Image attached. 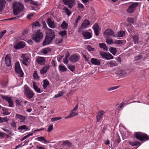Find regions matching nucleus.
I'll return each mask as SVG.
<instances>
[{"instance_id": "f257e3e1", "label": "nucleus", "mask_w": 149, "mask_h": 149, "mask_svg": "<svg viewBox=\"0 0 149 149\" xmlns=\"http://www.w3.org/2000/svg\"><path fill=\"white\" fill-rule=\"evenodd\" d=\"M55 35L52 29H49V32L46 35L45 39L43 41L42 45L45 46L49 44L55 38Z\"/></svg>"}, {"instance_id": "f03ea898", "label": "nucleus", "mask_w": 149, "mask_h": 149, "mask_svg": "<svg viewBox=\"0 0 149 149\" xmlns=\"http://www.w3.org/2000/svg\"><path fill=\"white\" fill-rule=\"evenodd\" d=\"M13 13L15 15L17 16L24 8L23 5L20 3L16 2L13 4Z\"/></svg>"}, {"instance_id": "7ed1b4c3", "label": "nucleus", "mask_w": 149, "mask_h": 149, "mask_svg": "<svg viewBox=\"0 0 149 149\" xmlns=\"http://www.w3.org/2000/svg\"><path fill=\"white\" fill-rule=\"evenodd\" d=\"M134 136L136 139L140 141L149 140V137L147 134L140 132H136L134 134Z\"/></svg>"}, {"instance_id": "20e7f679", "label": "nucleus", "mask_w": 149, "mask_h": 149, "mask_svg": "<svg viewBox=\"0 0 149 149\" xmlns=\"http://www.w3.org/2000/svg\"><path fill=\"white\" fill-rule=\"evenodd\" d=\"M43 37V34L40 30H38L36 33L32 36V38L35 42H39L41 41Z\"/></svg>"}, {"instance_id": "39448f33", "label": "nucleus", "mask_w": 149, "mask_h": 149, "mask_svg": "<svg viewBox=\"0 0 149 149\" xmlns=\"http://www.w3.org/2000/svg\"><path fill=\"white\" fill-rule=\"evenodd\" d=\"M24 92L26 97L29 99L32 98L34 95L33 91L30 90L26 85L24 87Z\"/></svg>"}, {"instance_id": "423d86ee", "label": "nucleus", "mask_w": 149, "mask_h": 149, "mask_svg": "<svg viewBox=\"0 0 149 149\" xmlns=\"http://www.w3.org/2000/svg\"><path fill=\"white\" fill-rule=\"evenodd\" d=\"M15 70L16 72L18 74V76L22 77L23 75V73L21 70L19 62H17L15 64Z\"/></svg>"}, {"instance_id": "0eeeda50", "label": "nucleus", "mask_w": 149, "mask_h": 149, "mask_svg": "<svg viewBox=\"0 0 149 149\" xmlns=\"http://www.w3.org/2000/svg\"><path fill=\"white\" fill-rule=\"evenodd\" d=\"M103 35L105 38H107L108 36H112L114 37H117L115 34L114 32L111 29H107L104 32Z\"/></svg>"}, {"instance_id": "6e6552de", "label": "nucleus", "mask_w": 149, "mask_h": 149, "mask_svg": "<svg viewBox=\"0 0 149 149\" xmlns=\"http://www.w3.org/2000/svg\"><path fill=\"white\" fill-rule=\"evenodd\" d=\"M100 54L103 58L108 60L112 59L113 58V56L109 53L100 52Z\"/></svg>"}, {"instance_id": "1a4fd4ad", "label": "nucleus", "mask_w": 149, "mask_h": 149, "mask_svg": "<svg viewBox=\"0 0 149 149\" xmlns=\"http://www.w3.org/2000/svg\"><path fill=\"white\" fill-rule=\"evenodd\" d=\"M21 57L23 64L26 65H28L29 64L28 60L29 58L27 55L26 54H22L21 56Z\"/></svg>"}, {"instance_id": "9d476101", "label": "nucleus", "mask_w": 149, "mask_h": 149, "mask_svg": "<svg viewBox=\"0 0 149 149\" xmlns=\"http://www.w3.org/2000/svg\"><path fill=\"white\" fill-rule=\"evenodd\" d=\"M138 4V3H132L128 8L127 11L130 13H132L135 10V8Z\"/></svg>"}, {"instance_id": "9b49d317", "label": "nucleus", "mask_w": 149, "mask_h": 149, "mask_svg": "<svg viewBox=\"0 0 149 149\" xmlns=\"http://www.w3.org/2000/svg\"><path fill=\"white\" fill-rule=\"evenodd\" d=\"M25 46V42L22 41L19 43H16L14 45V47L15 49H19L23 48Z\"/></svg>"}, {"instance_id": "f8f14e48", "label": "nucleus", "mask_w": 149, "mask_h": 149, "mask_svg": "<svg viewBox=\"0 0 149 149\" xmlns=\"http://www.w3.org/2000/svg\"><path fill=\"white\" fill-rule=\"evenodd\" d=\"M78 108V105L77 104L76 106L73 109L71 110L70 112V113L69 114L70 117L72 118L73 116H77L78 115V113L75 112Z\"/></svg>"}, {"instance_id": "ddd939ff", "label": "nucleus", "mask_w": 149, "mask_h": 149, "mask_svg": "<svg viewBox=\"0 0 149 149\" xmlns=\"http://www.w3.org/2000/svg\"><path fill=\"white\" fill-rule=\"evenodd\" d=\"M93 28L94 30L95 35L97 36L98 35L99 31L100 30L99 25L97 24H95L93 26Z\"/></svg>"}, {"instance_id": "4468645a", "label": "nucleus", "mask_w": 149, "mask_h": 149, "mask_svg": "<svg viewBox=\"0 0 149 149\" xmlns=\"http://www.w3.org/2000/svg\"><path fill=\"white\" fill-rule=\"evenodd\" d=\"M79 57L76 55H73L71 56L69 58L70 61L72 62H77L79 59Z\"/></svg>"}, {"instance_id": "2eb2a0df", "label": "nucleus", "mask_w": 149, "mask_h": 149, "mask_svg": "<svg viewBox=\"0 0 149 149\" xmlns=\"http://www.w3.org/2000/svg\"><path fill=\"white\" fill-rule=\"evenodd\" d=\"M82 34L85 39H90L92 37V35L91 34L87 31H83Z\"/></svg>"}, {"instance_id": "dca6fc26", "label": "nucleus", "mask_w": 149, "mask_h": 149, "mask_svg": "<svg viewBox=\"0 0 149 149\" xmlns=\"http://www.w3.org/2000/svg\"><path fill=\"white\" fill-rule=\"evenodd\" d=\"M5 60L6 65L8 67L10 66L11 62L10 56L9 55L6 56Z\"/></svg>"}, {"instance_id": "f3484780", "label": "nucleus", "mask_w": 149, "mask_h": 149, "mask_svg": "<svg viewBox=\"0 0 149 149\" xmlns=\"http://www.w3.org/2000/svg\"><path fill=\"white\" fill-rule=\"evenodd\" d=\"M91 63L93 64L99 65L100 64V62L97 59L92 58L91 60Z\"/></svg>"}, {"instance_id": "a211bd4d", "label": "nucleus", "mask_w": 149, "mask_h": 149, "mask_svg": "<svg viewBox=\"0 0 149 149\" xmlns=\"http://www.w3.org/2000/svg\"><path fill=\"white\" fill-rule=\"evenodd\" d=\"M47 23L50 27L52 28H54L56 27L54 22L52 21L51 19L49 18L48 19Z\"/></svg>"}, {"instance_id": "6ab92c4d", "label": "nucleus", "mask_w": 149, "mask_h": 149, "mask_svg": "<svg viewBox=\"0 0 149 149\" xmlns=\"http://www.w3.org/2000/svg\"><path fill=\"white\" fill-rule=\"evenodd\" d=\"M90 24V22L88 20H86L84 21L82 24H81V27L82 29H84L88 26Z\"/></svg>"}, {"instance_id": "aec40b11", "label": "nucleus", "mask_w": 149, "mask_h": 149, "mask_svg": "<svg viewBox=\"0 0 149 149\" xmlns=\"http://www.w3.org/2000/svg\"><path fill=\"white\" fill-rule=\"evenodd\" d=\"M104 112L103 111H100L98 112L97 116V121L99 122L100 120L102 118L103 115H104Z\"/></svg>"}, {"instance_id": "412c9836", "label": "nucleus", "mask_w": 149, "mask_h": 149, "mask_svg": "<svg viewBox=\"0 0 149 149\" xmlns=\"http://www.w3.org/2000/svg\"><path fill=\"white\" fill-rule=\"evenodd\" d=\"M45 61L43 57H39L36 59L37 62L40 65H43L45 63Z\"/></svg>"}, {"instance_id": "4be33fe9", "label": "nucleus", "mask_w": 149, "mask_h": 149, "mask_svg": "<svg viewBox=\"0 0 149 149\" xmlns=\"http://www.w3.org/2000/svg\"><path fill=\"white\" fill-rule=\"evenodd\" d=\"M50 67V65H46L44 67L40 70V73L41 74H44L46 73L47 70L49 69Z\"/></svg>"}, {"instance_id": "5701e85b", "label": "nucleus", "mask_w": 149, "mask_h": 149, "mask_svg": "<svg viewBox=\"0 0 149 149\" xmlns=\"http://www.w3.org/2000/svg\"><path fill=\"white\" fill-rule=\"evenodd\" d=\"M6 1L4 0H0V11H2L5 6Z\"/></svg>"}, {"instance_id": "b1692460", "label": "nucleus", "mask_w": 149, "mask_h": 149, "mask_svg": "<svg viewBox=\"0 0 149 149\" xmlns=\"http://www.w3.org/2000/svg\"><path fill=\"white\" fill-rule=\"evenodd\" d=\"M1 113L4 115H7L10 114L8 110L5 107H2V108Z\"/></svg>"}, {"instance_id": "393cba45", "label": "nucleus", "mask_w": 149, "mask_h": 149, "mask_svg": "<svg viewBox=\"0 0 149 149\" xmlns=\"http://www.w3.org/2000/svg\"><path fill=\"white\" fill-rule=\"evenodd\" d=\"M15 117L17 118H19L20 119V120H21V122H23L26 119V117L25 116L17 114H16Z\"/></svg>"}, {"instance_id": "a878e982", "label": "nucleus", "mask_w": 149, "mask_h": 149, "mask_svg": "<svg viewBox=\"0 0 149 149\" xmlns=\"http://www.w3.org/2000/svg\"><path fill=\"white\" fill-rule=\"evenodd\" d=\"M132 41L135 44H136L139 42V38L138 36L135 35L132 38Z\"/></svg>"}, {"instance_id": "bb28decb", "label": "nucleus", "mask_w": 149, "mask_h": 149, "mask_svg": "<svg viewBox=\"0 0 149 149\" xmlns=\"http://www.w3.org/2000/svg\"><path fill=\"white\" fill-rule=\"evenodd\" d=\"M125 35V31H120L119 32H118L117 33L116 37H123Z\"/></svg>"}, {"instance_id": "cd10ccee", "label": "nucleus", "mask_w": 149, "mask_h": 149, "mask_svg": "<svg viewBox=\"0 0 149 149\" xmlns=\"http://www.w3.org/2000/svg\"><path fill=\"white\" fill-rule=\"evenodd\" d=\"M43 87L44 89H46L47 87L49 85V82L47 80H44L43 81Z\"/></svg>"}, {"instance_id": "c85d7f7f", "label": "nucleus", "mask_w": 149, "mask_h": 149, "mask_svg": "<svg viewBox=\"0 0 149 149\" xmlns=\"http://www.w3.org/2000/svg\"><path fill=\"white\" fill-rule=\"evenodd\" d=\"M33 86L34 90L37 92L38 93H40L41 92L40 89L36 85V84L35 82L33 83Z\"/></svg>"}, {"instance_id": "c756f323", "label": "nucleus", "mask_w": 149, "mask_h": 149, "mask_svg": "<svg viewBox=\"0 0 149 149\" xmlns=\"http://www.w3.org/2000/svg\"><path fill=\"white\" fill-rule=\"evenodd\" d=\"M110 52L113 55H115L117 52V50L116 48L111 47L109 49Z\"/></svg>"}, {"instance_id": "7c9ffc66", "label": "nucleus", "mask_w": 149, "mask_h": 149, "mask_svg": "<svg viewBox=\"0 0 149 149\" xmlns=\"http://www.w3.org/2000/svg\"><path fill=\"white\" fill-rule=\"evenodd\" d=\"M128 143L130 145L132 146H136L140 144V143L137 141H135L134 142L129 141L128 142Z\"/></svg>"}, {"instance_id": "2f4dec72", "label": "nucleus", "mask_w": 149, "mask_h": 149, "mask_svg": "<svg viewBox=\"0 0 149 149\" xmlns=\"http://www.w3.org/2000/svg\"><path fill=\"white\" fill-rule=\"evenodd\" d=\"M75 4L74 0H70L69 4H68V7L71 8L72 7V6Z\"/></svg>"}, {"instance_id": "473e14b6", "label": "nucleus", "mask_w": 149, "mask_h": 149, "mask_svg": "<svg viewBox=\"0 0 149 149\" xmlns=\"http://www.w3.org/2000/svg\"><path fill=\"white\" fill-rule=\"evenodd\" d=\"M68 24L65 21H63L61 25V27L63 29H66L68 27Z\"/></svg>"}, {"instance_id": "72a5a7b5", "label": "nucleus", "mask_w": 149, "mask_h": 149, "mask_svg": "<svg viewBox=\"0 0 149 149\" xmlns=\"http://www.w3.org/2000/svg\"><path fill=\"white\" fill-rule=\"evenodd\" d=\"M51 50L50 48L49 47H47L43 49L42 50V52L43 54H46L48 53L51 52Z\"/></svg>"}, {"instance_id": "f704fd0d", "label": "nucleus", "mask_w": 149, "mask_h": 149, "mask_svg": "<svg viewBox=\"0 0 149 149\" xmlns=\"http://www.w3.org/2000/svg\"><path fill=\"white\" fill-rule=\"evenodd\" d=\"M99 46L101 48H103L104 50L106 51L107 50V47L105 43H99Z\"/></svg>"}, {"instance_id": "c9c22d12", "label": "nucleus", "mask_w": 149, "mask_h": 149, "mask_svg": "<svg viewBox=\"0 0 149 149\" xmlns=\"http://www.w3.org/2000/svg\"><path fill=\"white\" fill-rule=\"evenodd\" d=\"M59 70L62 72H65L67 70V68L64 66L60 65L58 67Z\"/></svg>"}, {"instance_id": "e433bc0d", "label": "nucleus", "mask_w": 149, "mask_h": 149, "mask_svg": "<svg viewBox=\"0 0 149 149\" xmlns=\"http://www.w3.org/2000/svg\"><path fill=\"white\" fill-rule=\"evenodd\" d=\"M24 129L26 130H28L29 129L28 127L25 125L21 126L18 128V130H21Z\"/></svg>"}, {"instance_id": "4c0bfd02", "label": "nucleus", "mask_w": 149, "mask_h": 149, "mask_svg": "<svg viewBox=\"0 0 149 149\" xmlns=\"http://www.w3.org/2000/svg\"><path fill=\"white\" fill-rule=\"evenodd\" d=\"M117 73L120 76L124 75L127 74L124 70H118Z\"/></svg>"}, {"instance_id": "58836bf2", "label": "nucleus", "mask_w": 149, "mask_h": 149, "mask_svg": "<svg viewBox=\"0 0 149 149\" xmlns=\"http://www.w3.org/2000/svg\"><path fill=\"white\" fill-rule=\"evenodd\" d=\"M33 76L34 79L38 80L39 79V77L38 76L37 72L35 71L33 74Z\"/></svg>"}, {"instance_id": "ea45409f", "label": "nucleus", "mask_w": 149, "mask_h": 149, "mask_svg": "<svg viewBox=\"0 0 149 149\" xmlns=\"http://www.w3.org/2000/svg\"><path fill=\"white\" fill-rule=\"evenodd\" d=\"M2 98L3 100H6L8 102L10 100H11L12 99L11 97H8L7 96L4 95H2Z\"/></svg>"}, {"instance_id": "a19ab883", "label": "nucleus", "mask_w": 149, "mask_h": 149, "mask_svg": "<svg viewBox=\"0 0 149 149\" xmlns=\"http://www.w3.org/2000/svg\"><path fill=\"white\" fill-rule=\"evenodd\" d=\"M37 140L39 141H44L45 142H48V143H49V141H47V140L43 137L40 136L38 137L37 138Z\"/></svg>"}, {"instance_id": "79ce46f5", "label": "nucleus", "mask_w": 149, "mask_h": 149, "mask_svg": "<svg viewBox=\"0 0 149 149\" xmlns=\"http://www.w3.org/2000/svg\"><path fill=\"white\" fill-rule=\"evenodd\" d=\"M108 64H109L110 66L111 67L117 65V64L115 63V62L113 61H110Z\"/></svg>"}, {"instance_id": "37998d69", "label": "nucleus", "mask_w": 149, "mask_h": 149, "mask_svg": "<svg viewBox=\"0 0 149 149\" xmlns=\"http://www.w3.org/2000/svg\"><path fill=\"white\" fill-rule=\"evenodd\" d=\"M124 41L123 40H117L114 42L113 43L117 45L122 44Z\"/></svg>"}, {"instance_id": "c03bdc74", "label": "nucleus", "mask_w": 149, "mask_h": 149, "mask_svg": "<svg viewBox=\"0 0 149 149\" xmlns=\"http://www.w3.org/2000/svg\"><path fill=\"white\" fill-rule=\"evenodd\" d=\"M106 38V42L107 44L111 45L113 43L112 39L109 38L108 37L105 38Z\"/></svg>"}, {"instance_id": "a18cd8bd", "label": "nucleus", "mask_w": 149, "mask_h": 149, "mask_svg": "<svg viewBox=\"0 0 149 149\" xmlns=\"http://www.w3.org/2000/svg\"><path fill=\"white\" fill-rule=\"evenodd\" d=\"M118 86H115L111 87L110 88H108L107 89V91H112L114 90H115L119 88Z\"/></svg>"}, {"instance_id": "49530a36", "label": "nucleus", "mask_w": 149, "mask_h": 149, "mask_svg": "<svg viewBox=\"0 0 149 149\" xmlns=\"http://www.w3.org/2000/svg\"><path fill=\"white\" fill-rule=\"evenodd\" d=\"M64 92L62 91L58 93L56 95L54 96L55 98H58L63 96V95Z\"/></svg>"}, {"instance_id": "de8ad7c7", "label": "nucleus", "mask_w": 149, "mask_h": 149, "mask_svg": "<svg viewBox=\"0 0 149 149\" xmlns=\"http://www.w3.org/2000/svg\"><path fill=\"white\" fill-rule=\"evenodd\" d=\"M15 101L16 105H18V106H22L21 104L22 101L18 100V99H16Z\"/></svg>"}, {"instance_id": "09e8293b", "label": "nucleus", "mask_w": 149, "mask_h": 149, "mask_svg": "<svg viewBox=\"0 0 149 149\" xmlns=\"http://www.w3.org/2000/svg\"><path fill=\"white\" fill-rule=\"evenodd\" d=\"M64 9L67 15L69 16H70L71 14V12L66 7H65Z\"/></svg>"}, {"instance_id": "8fccbe9b", "label": "nucleus", "mask_w": 149, "mask_h": 149, "mask_svg": "<svg viewBox=\"0 0 149 149\" xmlns=\"http://www.w3.org/2000/svg\"><path fill=\"white\" fill-rule=\"evenodd\" d=\"M63 40V38H62L61 39H56V43L57 45L60 44L62 42Z\"/></svg>"}, {"instance_id": "3c124183", "label": "nucleus", "mask_w": 149, "mask_h": 149, "mask_svg": "<svg viewBox=\"0 0 149 149\" xmlns=\"http://www.w3.org/2000/svg\"><path fill=\"white\" fill-rule=\"evenodd\" d=\"M62 118L61 117H56L55 118H52L51 119V120L52 122H54L56 121H57L59 120H60Z\"/></svg>"}, {"instance_id": "603ef678", "label": "nucleus", "mask_w": 149, "mask_h": 149, "mask_svg": "<svg viewBox=\"0 0 149 149\" xmlns=\"http://www.w3.org/2000/svg\"><path fill=\"white\" fill-rule=\"evenodd\" d=\"M53 130V125H50L48 126L47 130L48 132H51Z\"/></svg>"}, {"instance_id": "864d4df0", "label": "nucleus", "mask_w": 149, "mask_h": 149, "mask_svg": "<svg viewBox=\"0 0 149 149\" xmlns=\"http://www.w3.org/2000/svg\"><path fill=\"white\" fill-rule=\"evenodd\" d=\"M21 16H22V15L18 16L15 17H13V18H9L8 19H6V20H15V19H17L19 18Z\"/></svg>"}, {"instance_id": "5fc2aeb1", "label": "nucleus", "mask_w": 149, "mask_h": 149, "mask_svg": "<svg viewBox=\"0 0 149 149\" xmlns=\"http://www.w3.org/2000/svg\"><path fill=\"white\" fill-rule=\"evenodd\" d=\"M59 34L62 37L64 36L66 34V31L65 30L62 31H60L59 32Z\"/></svg>"}, {"instance_id": "6e6d98bb", "label": "nucleus", "mask_w": 149, "mask_h": 149, "mask_svg": "<svg viewBox=\"0 0 149 149\" xmlns=\"http://www.w3.org/2000/svg\"><path fill=\"white\" fill-rule=\"evenodd\" d=\"M68 68L72 72L74 71V66L73 65L69 66Z\"/></svg>"}, {"instance_id": "4d7b16f0", "label": "nucleus", "mask_w": 149, "mask_h": 149, "mask_svg": "<svg viewBox=\"0 0 149 149\" xmlns=\"http://www.w3.org/2000/svg\"><path fill=\"white\" fill-rule=\"evenodd\" d=\"M10 125L13 127L16 128V123L14 120H13L10 123Z\"/></svg>"}, {"instance_id": "13d9d810", "label": "nucleus", "mask_w": 149, "mask_h": 149, "mask_svg": "<svg viewBox=\"0 0 149 149\" xmlns=\"http://www.w3.org/2000/svg\"><path fill=\"white\" fill-rule=\"evenodd\" d=\"M62 144L65 145H68V146H70L72 144L70 143L68 141H64L63 143Z\"/></svg>"}, {"instance_id": "bf43d9fd", "label": "nucleus", "mask_w": 149, "mask_h": 149, "mask_svg": "<svg viewBox=\"0 0 149 149\" xmlns=\"http://www.w3.org/2000/svg\"><path fill=\"white\" fill-rule=\"evenodd\" d=\"M87 49H88V50L89 51H94L95 50V49L94 48L91 47L90 45L87 46Z\"/></svg>"}, {"instance_id": "052dcab7", "label": "nucleus", "mask_w": 149, "mask_h": 149, "mask_svg": "<svg viewBox=\"0 0 149 149\" xmlns=\"http://www.w3.org/2000/svg\"><path fill=\"white\" fill-rule=\"evenodd\" d=\"M33 134V133H32L31 134H29L27 135H26V136H25L24 137H23L21 139V141H23L24 140L26 139L28 137L32 135Z\"/></svg>"}, {"instance_id": "680f3d73", "label": "nucleus", "mask_w": 149, "mask_h": 149, "mask_svg": "<svg viewBox=\"0 0 149 149\" xmlns=\"http://www.w3.org/2000/svg\"><path fill=\"white\" fill-rule=\"evenodd\" d=\"M78 8L79 9H81L84 8V5L81 3H78Z\"/></svg>"}, {"instance_id": "e2e57ef3", "label": "nucleus", "mask_w": 149, "mask_h": 149, "mask_svg": "<svg viewBox=\"0 0 149 149\" xmlns=\"http://www.w3.org/2000/svg\"><path fill=\"white\" fill-rule=\"evenodd\" d=\"M6 30H3L0 33V39L2 37L3 35L6 33Z\"/></svg>"}, {"instance_id": "0e129e2a", "label": "nucleus", "mask_w": 149, "mask_h": 149, "mask_svg": "<svg viewBox=\"0 0 149 149\" xmlns=\"http://www.w3.org/2000/svg\"><path fill=\"white\" fill-rule=\"evenodd\" d=\"M39 26V23L38 22H36L33 23V27H34V26Z\"/></svg>"}, {"instance_id": "69168bd1", "label": "nucleus", "mask_w": 149, "mask_h": 149, "mask_svg": "<svg viewBox=\"0 0 149 149\" xmlns=\"http://www.w3.org/2000/svg\"><path fill=\"white\" fill-rule=\"evenodd\" d=\"M8 102L9 107H12L13 106V102L12 100V99L11 100H10Z\"/></svg>"}, {"instance_id": "338daca9", "label": "nucleus", "mask_w": 149, "mask_h": 149, "mask_svg": "<svg viewBox=\"0 0 149 149\" xmlns=\"http://www.w3.org/2000/svg\"><path fill=\"white\" fill-rule=\"evenodd\" d=\"M142 58V56L141 55H139L138 56H136L135 57V60H138L139 59H141Z\"/></svg>"}, {"instance_id": "774afa93", "label": "nucleus", "mask_w": 149, "mask_h": 149, "mask_svg": "<svg viewBox=\"0 0 149 149\" xmlns=\"http://www.w3.org/2000/svg\"><path fill=\"white\" fill-rule=\"evenodd\" d=\"M64 4L66 5H67L69 4V2L70 0H62Z\"/></svg>"}]
</instances>
